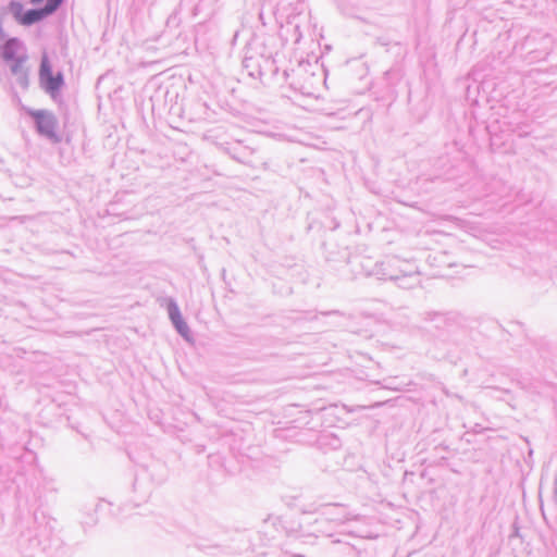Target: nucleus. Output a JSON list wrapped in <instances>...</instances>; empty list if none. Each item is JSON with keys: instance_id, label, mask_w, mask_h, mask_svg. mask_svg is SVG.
<instances>
[{"instance_id": "nucleus-5", "label": "nucleus", "mask_w": 557, "mask_h": 557, "mask_svg": "<svg viewBox=\"0 0 557 557\" xmlns=\"http://www.w3.org/2000/svg\"><path fill=\"white\" fill-rule=\"evenodd\" d=\"M170 318L174 325L176 326L177 331L181 334L186 335L188 332V327L185 321L183 320V317L176 306H172L170 308Z\"/></svg>"}, {"instance_id": "nucleus-1", "label": "nucleus", "mask_w": 557, "mask_h": 557, "mask_svg": "<svg viewBox=\"0 0 557 557\" xmlns=\"http://www.w3.org/2000/svg\"><path fill=\"white\" fill-rule=\"evenodd\" d=\"M2 58L10 63L13 74H21L24 71L25 57L21 54V46L16 39H10L4 44Z\"/></svg>"}, {"instance_id": "nucleus-4", "label": "nucleus", "mask_w": 557, "mask_h": 557, "mask_svg": "<svg viewBox=\"0 0 557 557\" xmlns=\"http://www.w3.org/2000/svg\"><path fill=\"white\" fill-rule=\"evenodd\" d=\"M51 13L52 12L47 7H45L44 9H40V10H29L28 12H26L24 14L21 24H23V25L34 24Z\"/></svg>"}, {"instance_id": "nucleus-7", "label": "nucleus", "mask_w": 557, "mask_h": 557, "mask_svg": "<svg viewBox=\"0 0 557 557\" xmlns=\"http://www.w3.org/2000/svg\"><path fill=\"white\" fill-rule=\"evenodd\" d=\"M62 0H48L46 7L53 12L60 4Z\"/></svg>"}, {"instance_id": "nucleus-2", "label": "nucleus", "mask_w": 557, "mask_h": 557, "mask_svg": "<svg viewBox=\"0 0 557 557\" xmlns=\"http://www.w3.org/2000/svg\"><path fill=\"white\" fill-rule=\"evenodd\" d=\"M30 115L35 119L40 134L58 140L57 121L52 115L45 111H32Z\"/></svg>"}, {"instance_id": "nucleus-8", "label": "nucleus", "mask_w": 557, "mask_h": 557, "mask_svg": "<svg viewBox=\"0 0 557 557\" xmlns=\"http://www.w3.org/2000/svg\"><path fill=\"white\" fill-rule=\"evenodd\" d=\"M41 0H32V3L36 4L38 2H40Z\"/></svg>"}, {"instance_id": "nucleus-3", "label": "nucleus", "mask_w": 557, "mask_h": 557, "mask_svg": "<svg viewBox=\"0 0 557 557\" xmlns=\"http://www.w3.org/2000/svg\"><path fill=\"white\" fill-rule=\"evenodd\" d=\"M40 81L47 90L54 91L60 88L62 77L60 74L53 76L49 60L46 55L42 57L40 66Z\"/></svg>"}, {"instance_id": "nucleus-6", "label": "nucleus", "mask_w": 557, "mask_h": 557, "mask_svg": "<svg viewBox=\"0 0 557 557\" xmlns=\"http://www.w3.org/2000/svg\"><path fill=\"white\" fill-rule=\"evenodd\" d=\"M10 9V12L12 13V15L15 17V20L21 23L22 22V18L24 16V12H23V5L18 2H12L9 7Z\"/></svg>"}]
</instances>
